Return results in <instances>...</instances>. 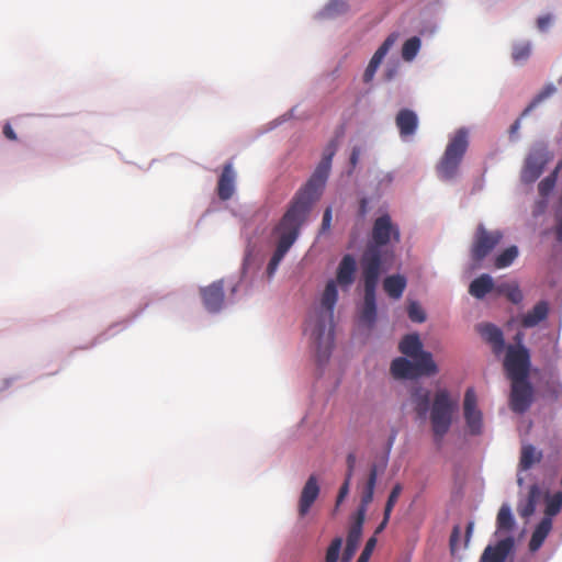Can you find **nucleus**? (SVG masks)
I'll use <instances>...</instances> for the list:
<instances>
[{
    "instance_id": "1",
    "label": "nucleus",
    "mask_w": 562,
    "mask_h": 562,
    "mask_svg": "<svg viewBox=\"0 0 562 562\" xmlns=\"http://www.w3.org/2000/svg\"><path fill=\"white\" fill-rule=\"evenodd\" d=\"M336 149V142L333 140L327 145L314 173L305 186L295 193L286 212L274 226L272 235L277 237V246L267 266L268 278L274 276L285 254L297 239L301 227L307 220L313 203L319 198L325 186Z\"/></svg>"
},
{
    "instance_id": "2",
    "label": "nucleus",
    "mask_w": 562,
    "mask_h": 562,
    "mask_svg": "<svg viewBox=\"0 0 562 562\" xmlns=\"http://www.w3.org/2000/svg\"><path fill=\"white\" fill-rule=\"evenodd\" d=\"M338 300L336 281L329 280L323 291L321 305L312 310L305 322L304 331L316 345L319 362L327 361L334 346V308Z\"/></svg>"
},
{
    "instance_id": "3",
    "label": "nucleus",
    "mask_w": 562,
    "mask_h": 562,
    "mask_svg": "<svg viewBox=\"0 0 562 562\" xmlns=\"http://www.w3.org/2000/svg\"><path fill=\"white\" fill-rule=\"evenodd\" d=\"M469 147V135L465 128H459L449 139L436 171L441 180L449 181L457 177L461 161Z\"/></svg>"
},
{
    "instance_id": "4",
    "label": "nucleus",
    "mask_w": 562,
    "mask_h": 562,
    "mask_svg": "<svg viewBox=\"0 0 562 562\" xmlns=\"http://www.w3.org/2000/svg\"><path fill=\"white\" fill-rule=\"evenodd\" d=\"M361 274L364 286V297L360 313V321L368 327H372L376 319L375 291L380 278V273L378 271V259L374 255L368 254L364 257Z\"/></svg>"
},
{
    "instance_id": "5",
    "label": "nucleus",
    "mask_w": 562,
    "mask_h": 562,
    "mask_svg": "<svg viewBox=\"0 0 562 562\" xmlns=\"http://www.w3.org/2000/svg\"><path fill=\"white\" fill-rule=\"evenodd\" d=\"M457 407L458 402L451 398L448 390L441 389L435 393L429 411L431 429L438 443L441 442L445 435L449 431Z\"/></svg>"
},
{
    "instance_id": "6",
    "label": "nucleus",
    "mask_w": 562,
    "mask_h": 562,
    "mask_svg": "<svg viewBox=\"0 0 562 562\" xmlns=\"http://www.w3.org/2000/svg\"><path fill=\"white\" fill-rule=\"evenodd\" d=\"M401 238L400 229L392 223L390 215L379 216L372 227V241L366 247L361 258L360 268L363 270V259L368 254L374 255L378 259V271L381 273L382 254L381 247L387 245L392 240L398 243Z\"/></svg>"
},
{
    "instance_id": "7",
    "label": "nucleus",
    "mask_w": 562,
    "mask_h": 562,
    "mask_svg": "<svg viewBox=\"0 0 562 562\" xmlns=\"http://www.w3.org/2000/svg\"><path fill=\"white\" fill-rule=\"evenodd\" d=\"M438 371L430 352H423L418 359L409 361L404 357L394 359L391 373L395 379H414L420 375H434Z\"/></svg>"
},
{
    "instance_id": "8",
    "label": "nucleus",
    "mask_w": 562,
    "mask_h": 562,
    "mask_svg": "<svg viewBox=\"0 0 562 562\" xmlns=\"http://www.w3.org/2000/svg\"><path fill=\"white\" fill-rule=\"evenodd\" d=\"M504 235L499 229L488 231L483 224H479L471 245V258L474 263H480L502 241Z\"/></svg>"
},
{
    "instance_id": "9",
    "label": "nucleus",
    "mask_w": 562,
    "mask_h": 562,
    "mask_svg": "<svg viewBox=\"0 0 562 562\" xmlns=\"http://www.w3.org/2000/svg\"><path fill=\"white\" fill-rule=\"evenodd\" d=\"M530 353L526 347L508 346L504 359V368L510 380H526L529 373Z\"/></svg>"
},
{
    "instance_id": "10",
    "label": "nucleus",
    "mask_w": 562,
    "mask_h": 562,
    "mask_svg": "<svg viewBox=\"0 0 562 562\" xmlns=\"http://www.w3.org/2000/svg\"><path fill=\"white\" fill-rule=\"evenodd\" d=\"M550 155L543 144L535 146L525 159L521 170V181L525 183L535 182L542 173Z\"/></svg>"
},
{
    "instance_id": "11",
    "label": "nucleus",
    "mask_w": 562,
    "mask_h": 562,
    "mask_svg": "<svg viewBox=\"0 0 562 562\" xmlns=\"http://www.w3.org/2000/svg\"><path fill=\"white\" fill-rule=\"evenodd\" d=\"M463 416L471 435L477 436L483 430V414L477 408V396L473 387L465 391L463 400Z\"/></svg>"
},
{
    "instance_id": "12",
    "label": "nucleus",
    "mask_w": 562,
    "mask_h": 562,
    "mask_svg": "<svg viewBox=\"0 0 562 562\" xmlns=\"http://www.w3.org/2000/svg\"><path fill=\"white\" fill-rule=\"evenodd\" d=\"M510 408L515 413H525L531 405L532 389L526 380H512Z\"/></svg>"
},
{
    "instance_id": "13",
    "label": "nucleus",
    "mask_w": 562,
    "mask_h": 562,
    "mask_svg": "<svg viewBox=\"0 0 562 562\" xmlns=\"http://www.w3.org/2000/svg\"><path fill=\"white\" fill-rule=\"evenodd\" d=\"M364 518L366 515L362 514V510L356 513L355 521L352 522L348 531L347 542L342 552L341 562H349L353 558L358 549L359 542L361 540Z\"/></svg>"
},
{
    "instance_id": "14",
    "label": "nucleus",
    "mask_w": 562,
    "mask_h": 562,
    "mask_svg": "<svg viewBox=\"0 0 562 562\" xmlns=\"http://www.w3.org/2000/svg\"><path fill=\"white\" fill-rule=\"evenodd\" d=\"M515 540L512 536L505 537L494 546H488L484 550L480 562H505L507 557L514 550Z\"/></svg>"
},
{
    "instance_id": "15",
    "label": "nucleus",
    "mask_w": 562,
    "mask_h": 562,
    "mask_svg": "<svg viewBox=\"0 0 562 562\" xmlns=\"http://www.w3.org/2000/svg\"><path fill=\"white\" fill-rule=\"evenodd\" d=\"M203 304L209 312H218L224 304V286L222 281H216L201 289Z\"/></svg>"
},
{
    "instance_id": "16",
    "label": "nucleus",
    "mask_w": 562,
    "mask_h": 562,
    "mask_svg": "<svg viewBox=\"0 0 562 562\" xmlns=\"http://www.w3.org/2000/svg\"><path fill=\"white\" fill-rule=\"evenodd\" d=\"M357 271V262L353 256L345 255L340 260L336 272V285H340L344 290H348L355 282Z\"/></svg>"
},
{
    "instance_id": "17",
    "label": "nucleus",
    "mask_w": 562,
    "mask_h": 562,
    "mask_svg": "<svg viewBox=\"0 0 562 562\" xmlns=\"http://www.w3.org/2000/svg\"><path fill=\"white\" fill-rule=\"evenodd\" d=\"M479 334L492 347L493 352L499 356L505 350V340L503 331L494 324L486 323L476 326Z\"/></svg>"
},
{
    "instance_id": "18",
    "label": "nucleus",
    "mask_w": 562,
    "mask_h": 562,
    "mask_svg": "<svg viewBox=\"0 0 562 562\" xmlns=\"http://www.w3.org/2000/svg\"><path fill=\"white\" fill-rule=\"evenodd\" d=\"M319 495V486L315 475H311L300 495L299 515L304 517Z\"/></svg>"
},
{
    "instance_id": "19",
    "label": "nucleus",
    "mask_w": 562,
    "mask_h": 562,
    "mask_svg": "<svg viewBox=\"0 0 562 562\" xmlns=\"http://www.w3.org/2000/svg\"><path fill=\"white\" fill-rule=\"evenodd\" d=\"M236 173L232 162L224 165L217 182V195L222 201L229 200L235 192Z\"/></svg>"
},
{
    "instance_id": "20",
    "label": "nucleus",
    "mask_w": 562,
    "mask_h": 562,
    "mask_svg": "<svg viewBox=\"0 0 562 562\" xmlns=\"http://www.w3.org/2000/svg\"><path fill=\"white\" fill-rule=\"evenodd\" d=\"M395 124L398 128L400 136L405 139L416 133L418 127V117L413 110L402 109L396 114Z\"/></svg>"
},
{
    "instance_id": "21",
    "label": "nucleus",
    "mask_w": 562,
    "mask_h": 562,
    "mask_svg": "<svg viewBox=\"0 0 562 562\" xmlns=\"http://www.w3.org/2000/svg\"><path fill=\"white\" fill-rule=\"evenodd\" d=\"M431 392L422 385H415L411 390V403L419 418H425L429 412Z\"/></svg>"
},
{
    "instance_id": "22",
    "label": "nucleus",
    "mask_w": 562,
    "mask_h": 562,
    "mask_svg": "<svg viewBox=\"0 0 562 562\" xmlns=\"http://www.w3.org/2000/svg\"><path fill=\"white\" fill-rule=\"evenodd\" d=\"M549 303L547 301H539L531 311L521 315L520 325L524 328H532L546 321L549 315Z\"/></svg>"
},
{
    "instance_id": "23",
    "label": "nucleus",
    "mask_w": 562,
    "mask_h": 562,
    "mask_svg": "<svg viewBox=\"0 0 562 562\" xmlns=\"http://www.w3.org/2000/svg\"><path fill=\"white\" fill-rule=\"evenodd\" d=\"M376 479H378V469H376L375 464H372V467L370 468L368 480H367L366 485L361 493L360 505L357 509V512L362 510L363 515H366L367 508L373 499Z\"/></svg>"
},
{
    "instance_id": "24",
    "label": "nucleus",
    "mask_w": 562,
    "mask_h": 562,
    "mask_svg": "<svg viewBox=\"0 0 562 562\" xmlns=\"http://www.w3.org/2000/svg\"><path fill=\"white\" fill-rule=\"evenodd\" d=\"M398 349L403 355L413 358V360L418 359V356L425 352L417 334H411L403 337L398 345Z\"/></svg>"
},
{
    "instance_id": "25",
    "label": "nucleus",
    "mask_w": 562,
    "mask_h": 562,
    "mask_svg": "<svg viewBox=\"0 0 562 562\" xmlns=\"http://www.w3.org/2000/svg\"><path fill=\"white\" fill-rule=\"evenodd\" d=\"M493 290H495L494 281L492 277L486 273L474 279L469 286V293L476 299H483Z\"/></svg>"
},
{
    "instance_id": "26",
    "label": "nucleus",
    "mask_w": 562,
    "mask_h": 562,
    "mask_svg": "<svg viewBox=\"0 0 562 562\" xmlns=\"http://www.w3.org/2000/svg\"><path fill=\"white\" fill-rule=\"evenodd\" d=\"M406 283L404 276L393 274L384 279L383 289L391 299L398 300L405 291Z\"/></svg>"
},
{
    "instance_id": "27",
    "label": "nucleus",
    "mask_w": 562,
    "mask_h": 562,
    "mask_svg": "<svg viewBox=\"0 0 562 562\" xmlns=\"http://www.w3.org/2000/svg\"><path fill=\"white\" fill-rule=\"evenodd\" d=\"M551 528L552 519L542 518L541 521L536 527L535 531L532 532L531 539L529 541L530 551H537L542 546Z\"/></svg>"
},
{
    "instance_id": "28",
    "label": "nucleus",
    "mask_w": 562,
    "mask_h": 562,
    "mask_svg": "<svg viewBox=\"0 0 562 562\" xmlns=\"http://www.w3.org/2000/svg\"><path fill=\"white\" fill-rule=\"evenodd\" d=\"M396 38H397V35L394 33L390 34L385 38V41L376 49V52L372 56L371 60L369 61V65L367 66L369 69L374 70L376 72L378 68L380 67V65H381L382 60L384 59V57L386 56L387 52L394 45Z\"/></svg>"
},
{
    "instance_id": "29",
    "label": "nucleus",
    "mask_w": 562,
    "mask_h": 562,
    "mask_svg": "<svg viewBox=\"0 0 562 562\" xmlns=\"http://www.w3.org/2000/svg\"><path fill=\"white\" fill-rule=\"evenodd\" d=\"M542 459V452L538 451L532 445H524L521 448L519 468L529 470L533 464L539 463Z\"/></svg>"
},
{
    "instance_id": "30",
    "label": "nucleus",
    "mask_w": 562,
    "mask_h": 562,
    "mask_svg": "<svg viewBox=\"0 0 562 562\" xmlns=\"http://www.w3.org/2000/svg\"><path fill=\"white\" fill-rule=\"evenodd\" d=\"M514 526L515 519L512 514L510 507L507 504H503L496 517V533L508 532L513 530Z\"/></svg>"
},
{
    "instance_id": "31",
    "label": "nucleus",
    "mask_w": 562,
    "mask_h": 562,
    "mask_svg": "<svg viewBox=\"0 0 562 562\" xmlns=\"http://www.w3.org/2000/svg\"><path fill=\"white\" fill-rule=\"evenodd\" d=\"M495 291L505 295L514 304H519L524 299L522 292L516 282H502L495 286Z\"/></svg>"
},
{
    "instance_id": "32",
    "label": "nucleus",
    "mask_w": 562,
    "mask_h": 562,
    "mask_svg": "<svg viewBox=\"0 0 562 562\" xmlns=\"http://www.w3.org/2000/svg\"><path fill=\"white\" fill-rule=\"evenodd\" d=\"M518 255L519 250L517 246H509L495 257L494 267L496 269L507 268L515 261Z\"/></svg>"
},
{
    "instance_id": "33",
    "label": "nucleus",
    "mask_w": 562,
    "mask_h": 562,
    "mask_svg": "<svg viewBox=\"0 0 562 562\" xmlns=\"http://www.w3.org/2000/svg\"><path fill=\"white\" fill-rule=\"evenodd\" d=\"M562 509V492H557L553 495H548L546 498V516L543 518H552L558 515Z\"/></svg>"
},
{
    "instance_id": "34",
    "label": "nucleus",
    "mask_w": 562,
    "mask_h": 562,
    "mask_svg": "<svg viewBox=\"0 0 562 562\" xmlns=\"http://www.w3.org/2000/svg\"><path fill=\"white\" fill-rule=\"evenodd\" d=\"M420 48V40L417 36L408 38L402 47L403 59L411 61L415 58Z\"/></svg>"
},
{
    "instance_id": "35",
    "label": "nucleus",
    "mask_w": 562,
    "mask_h": 562,
    "mask_svg": "<svg viewBox=\"0 0 562 562\" xmlns=\"http://www.w3.org/2000/svg\"><path fill=\"white\" fill-rule=\"evenodd\" d=\"M531 54V45L528 42L519 43L514 45L512 57L515 63L522 64L525 63Z\"/></svg>"
},
{
    "instance_id": "36",
    "label": "nucleus",
    "mask_w": 562,
    "mask_h": 562,
    "mask_svg": "<svg viewBox=\"0 0 562 562\" xmlns=\"http://www.w3.org/2000/svg\"><path fill=\"white\" fill-rule=\"evenodd\" d=\"M555 92V87L549 85L544 87L529 103V105L524 110L522 116L527 115L530 111H532L539 103H541L547 98L551 97Z\"/></svg>"
},
{
    "instance_id": "37",
    "label": "nucleus",
    "mask_w": 562,
    "mask_h": 562,
    "mask_svg": "<svg viewBox=\"0 0 562 562\" xmlns=\"http://www.w3.org/2000/svg\"><path fill=\"white\" fill-rule=\"evenodd\" d=\"M557 177H558V168L551 175H549L548 177H546L544 179H542L539 182L538 191H539V194L543 199H547V196L552 192V190L555 186V182H557Z\"/></svg>"
},
{
    "instance_id": "38",
    "label": "nucleus",
    "mask_w": 562,
    "mask_h": 562,
    "mask_svg": "<svg viewBox=\"0 0 562 562\" xmlns=\"http://www.w3.org/2000/svg\"><path fill=\"white\" fill-rule=\"evenodd\" d=\"M341 547H342V539L340 537H336L330 542V544L326 551L325 562H338Z\"/></svg>"
},
{
    "instance_id": "39",
    "label": "nucleus",
    "mask_w": 562,
    "mask_h": 562,
    "mask_svg": "<svg viewBox=\"0 0 562 562\" xmlns=\"http://www.w3.org/2000/svg\"><path fill=\"white\" fill-rule=\"evenodd\" d=\"M407 313L412 322L423 323L426 321V314L417 302L409 303Z\"/></svg>"
},
{
    "instance_id": "40",
    "label": "nucleus",
    "mask_w": 562,
    "mask_h": 562,
    "mask_svg": "<svg viewBox=\"0 0 562 562\" xmlns=\"http://www.w3.org/2000/svg\"><path fill=\"white\" fill-rule=\"evenodd\" d=\"M554 218H555V238L558 241L562 243V194L559 198L555 211H554Z\"/></svg>"
},
{
    "instance_id": "41",
    "label": "nucleus",
    "mask_w": 562,
    "mask_h": 562,
    "mask_svg": "<svg viewBox=\"0 0 562 562\" xmlns=\"http://www.w3.org/2000/svg\"><path fill=\"white\" fill-rule=\"evenodd\" d=\"M401 492H402V486L400 484H396L392 488V491H391V493H390V495L387 497V501H386V504H385V508H384V513H385L386 518H390V515H391V513L393 510V507H394L395 503L397 502V498H398Z\"/></svg>"
},
{
    "instance_id": "42",
    "label": "nucleus",
    "mask_w": 562,
    "mask_h": 562,
    "mask_svg": "<svg viewBox=\"0 0 562 562\" xmlns=\"http://www.w3.org/2000/svg\"><path fill=\"white\" fill-rule=\"evenodd\" d=\"M461 529L459 526H454L450 536V549L451 552L454 554L461 549Z\"/></svg>"
},
{
    "instance_id": "43",
    "label": "nucleus",
    "mask_w": 562,
    "mask_h": 562,
    "mask_svg": "<svg viewBox=\"0 0 562 562\" xmlns=\"http://www.w3.org/2000/svg\"><path fill=\"white\" fill-rule=\"evenodd\" d=\"M375 546H376V539H375V537H371L367 541L363 551L361 552L359 559L356 562H368Z\"/></svg>"
},
{
    "instance_id": "44",
    "label": "nucleus",
    "mask_w": 562,
    "mask_h": 562,
    "mask_svg": "<svg viewBox=\"0 0 562 562\" xmlns=\"http://www.w3.org/2000/svg\"><path fill=\"white\" fill-rule=\"evenodd\" d=\"M350 483H351V479L345 477V481H344L342 485L340 486L338 495H337L336 506H339V504L349 494Z\"/></svg>"
},
{
    "instance_id": "45",
    "label": "nucleus",
    "mask_w": 562,
    "mask_h": 562,
    "mask_svg": "<svg viewBox=\"0 0 562 562\" xmlns=\"http://www.w3.org/2000/svg\"><path fill=\"white\" fill-rule=\"evenodd\" d=\"M536 506L532 501H527L525 505L518 508V513L521 517L527 518L535 513Z\"/></svg>"
},
{
    "instance_id": "46",
    "label": "nucleus",
    "mask_w": 562,
    "mask_h": 562,
    "mask_svg": "<svg viewBox=\"0 0 562 562\" xmlns=\"http://www.w3.org/2000/svg\"><path fill=\"white\" fill-rule=\"evenodd\" d=\"M356 462H357L356 454L353 452H350L347 456V459H346V463H347L346 477L352 479L355 467H356Z\"/></svg>"
},
{
    "instance_id": "47",
    "label": "nucleus",
    "mask_w": 562,
    "mask_h": 562,
    "mask_svg": "<svg viewBox=\"0 0 562 562\" xmlns=\"http://www.w3.org/2000/svg\"><path fill=\"white\" fill-rule=\"evenodd\" d=\"M547 207H548V201H547V199L542 198L541 200L536 202L535 207L532 210V215L535 217L542 215L546 212Z\"/></svg>"
},
{
    "instance_id": "48",
    "label": "nucleus",
    "mask_w": 562,
    "mask_h": 562,
    "mask_svg": "<svg viewBox=\"0 0 562 562\" xmlns=\"http://www.w3.org/2000/svg\"><path fill=\"white\" fill-rule=\"evenodd\" d=\"M541 495V491L537 484H532L529 488L527 501H532L533 504L537 505Z\"/></svg>"
},
{
    "instance_id": "49",
    "label": "nucleus",
    "mask_w": 562,
    "mask_h": 562,
    "mask_svg": "<svg viewBox=\"0 0 562 562\" xmlns=\"http://www.w3.org/2000/svg\"><path fill=\"white\" fill-rule=\"evenodd\" d=\"M549 392L552 400H559L562 395V384L560 382L553 383L550 386Z\"/></svg>"
},
{
    "instance_id": "50",
    "label": "nucleus",
    "mask_w": 562,
    "mask_h": 562,
    "mask_svg": "<svg viewBox=\"0 0 562 562\" xmlns=\"http://www.w3.org/2000/svg\"><path fill=\"white\" fill-rule=\"evenodd\" d=\"M330 223H331V209L327 207L323 215L322 229L323 231L329 229Z\"/></svg>"
},
{
    "instance_id": "51",
    "label": "nucleus",
    "mask_w": 562,
    "mask_h": 562,
    "mask_svg": "<svg viewBox=\"0 0 562 562\" xmlns=\"http://www.w3.org/2000/svg\"><path fill=\"white\" fill-rule=\"evenodd\" d=\"M550 23H551V16L550 15H543V16L538 18V20H537V26L542 32L548 29Z\"/></svg>"
},
{
    "instance_id": "52",
    "label": "nucleus",
    "mask_w": 562,
    "mask_h": 562,
    "mask_svg": "<svg viewBox=\"0 0 562 562\" xmlns=\"http://www.w3.org/2000/svg\"><path fill=\"white\" fill-rule=\"evenodd\" d=\"M360 154H361V148L360 147H353L352 148V151H351V155H350V165L352 168H355L358 164V160H359V157H360Z\"/></svg>"
},
{
    "instance_id": "53",
    "label": "nucleus",
    "mask_w": 562,
    "mask_h": 562,
    "mask_svg": "<svg viewBox=\"0 0 562 562\" xmlns=\"http://www.w3.org/2000/svg\"><path fill=\"white\" fill-rule=\"evenodd\" d=\"M3 134L10 140H16L18 139L15 132L13 131L12 126L9 123H7L3 126Z\"/></svg>"
},
{
    "instance_id": "54",
    "label": "nucleus",
    "mask_w": 562,
    "mask_h": 562,
    "mask_svg": "<svg viewBox=\"0 0 562 562\" xmlns=\"http://www.w3.org/2000/svg\"><path fill=\"white\" fill-rule=\"evenodd\" d=\"M524 333L522 331H518L515 336H514V341L516 344V346H514L515 348H520V347H525L522 345V341H524Z\"/></svg>"
},
{
    "instance_id": "55",
    "label": "nucleus",
    "mask_w": 562,
    "mask_h": 562,
    "mask_svg": "<svg viewBox=\"0 0 562 562\" xmlns=\"http://www.w3.org/2000/svg\"><path fill=\"white\" fill-rule=\"evenodd\" d=\"M344 7H345V3L342 1H337L336 0V1L330 2L326 10H327V12L329 14L330 11L338 10V8H344Z\"/></svg>"
},
{
    "instance_id": "56",
    "label": "nucleus",
    "mask_w": 562,
    "mask_h": 562,
    "mask_svg": "<svg viewBox=\"0 0 562 562\" xmlns=\"http://www.w3.org/2000/svg\"><path fill=\"white\" fill-rule=\"evenodd\" d=\"M374 75H375V71L371 70V69H369L367 67L366 70H364V74H363V81L366 83L371 82L373 80V78H374Z\"/></svg>"
},
{
    "instance_id": "57",
    "label": "nucleus",
    "mask_w": 562,
    "mask_h": 562,
    "mask_svg": "<svg viewBox=\"0 0 562 562\" xmlns=\"http://www.w3.org/2000/svg\"><path fill=\"white\" fill-rule=\"evenodd\" d=\"M519 127H520V120L518 119V120H516V121L513 123V125L510 126V128H509V133H510L512 135H513V134H516V133L518 132Z\"/></svg>"
},
{
    "instance_id": "58",
    "label": "nucleus",
    "mask_w": 562,
    "mask_h": 562,
    "mask_svg": "<svg viewBox=\"0 0 562 562\" xmlns=\"http://www.w3.org/2000/svg\"><path fill=\"white\" fill-rule=\"evenodd\" d=\"M389 519L390 518H386V516L384 515L382 522L378 526V528L375 530V533L381 532L385 528V526L387 525Z\"/></svg>"
},
{
    "instance_id": "59",
    "label": "nucleus",
    "mask_w": 562,
    "mask_h": 562,
    "mask_svg": "<svg viewBox=\"0 0 562 562\" xmlns=\"http://www.w3.org/2000/svg\"><path fill=\"white\" fill-rule=\"evenodd\" d=\"M395 438H396V430H393L392 435L390 436L389 438V441H387V449L390 450L395 441Z\"/></svg>"
},
{
    "instance_id": "60",
    "label": "nucleus",
    "mask_w": 562,
    "mask_h": 562,
    "mask_svg": "<svg viewBox=\"0 0 562 562\" xmlns=\"http://www.w3.org/2000/svg\"><path fill=\"white\" fill-rule=\"evenodd\" d=\"M472 528H473V524L470 522L467 527V538H465V542H464V546L467 544V542L469 541V538H470V533L472 531Z\"/></svg>"
},
{
    "instance_id": "61",
    "label": "nucleus",
    "mask_w": 562,
    "mask_h": 562,
    "mask_svg": "<svg viewBox=\"0 0 562 562\" xmlns=\"http://www.w3.org/2000/svg\"><path fill=\"white\" fill-rule=\"evenodd\" d=\"M366 206H367V201L363 199L361 201V213L364 214L366 213Z\"/></svg>"
},
{
    "instance_id": "62",
    "label": "nucleus",
    "mask_w": 562,
    "mask_h": 562,
    "mask_svg": "<svg viewBox=\"0 0 562 562\" xmlns=\"http://www.w3.org/2000/svg\"><path fill=\"white\" fill-rule=\"evenodd\" d=\"M518 484L521 485L522 484V479H518Z\"/></svg>"
}]
</instances>
